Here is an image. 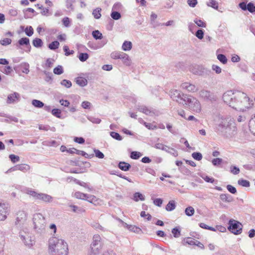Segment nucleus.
Listing matches in <instances>:
<instances>
[{"label":"nucleus","instance_id":"55","mask_svg":"<svg viewBox=\"0 0 255 255\" xmlns=\"http://www.w3.org/2000/svg\"><path fill=\"white\" fill-rule=\"evenodd\" d=\"M88 119L93 124H99L101 122V119L94 117H88Z\"/></svg>","mask_w":255,"mask_h":255},{"label":"nucleus","instance_id":"9","mask_svg":"<svg viewBox=\"0 0 255 255\" xmlns=\"http://www.w3.org/2000/svg\"><path fill=\"white\" fill-rule=\"evenodd\" d=\"M169 95L174 101H176L181 104L184 105V101L187 95L181 94V92L177 90L172 89L170 91Z\"/></svg>","mask_w":255,"mask_h":255},{"label":"nucleus","instance_id":"47","mask_svg":"<svg viewBox=\"0 0 255 255\" xmlns=\"http://www.w3.org/2000/svg\"><path fill=\"white\" fill-rule=\"evenodd\" d=\"M217 59L223 64H225L227 62V59L225 55L220 54L217 55Z\"/></svg>","mask_w":255,"mask_h":255},{"label":"nucleus","instance_id":"34","mask_svg":"<svg viewBox=\"0 0 255 255\" xmlns=\"http://www.w3.org/2000/svg\"><path fill=\"white\" fill-rule=\"evenodd\" d=\"M73 196L77 199L85 200L86 199V197L87 196V194H84L81 192L77 191L74 193Z\"/></svg>","mask_w":255,"mask_h":255},{"label":"nucleus","instance_id":"41","mask_svg":"<svg viewBox=\"0 0 255 255\" xmlns=\"http://www.w3.org/2000/svg\"><path fill=\"white\" fill-rule=\"evenodd\" d=\"M92 35L96 39H101L103 37L102 34L98 30L93 31Z\"/></svg>","mask_w":255,"mask_h":255},{"label":"nucleus","instance_id":"5","mask_svg":"<svg viewBox=\"0 0 255 255\" xmlns=\"http://www.w3.org/2000/svg\"><path fill=\"white\" fill-rule=\"evenodd\" d=\"M185 98L184 105H187L190 110L197 113L201 111V105L198 100L191 95H187Z\"/></svg>","mask_w":255,"mask_h":255},{"label":"nucleus","instance_id":"16","mask_svg":"<svg viewBox=\"0 0 255 255\" xmlns=\"http://www.w3.org/2000/svg\"><path fill=\"white\" fill-rule=\"evenodd\" d=\"M199 97L205 100L212 101L213 99L212 94L209 91L202 90L199 92Z\"/></svg>","mask_w":255,"mask_h":255},{"label":"nucleus","instance_id":"12","mask_svg":"<svg viewBox=\"0 0 255 255\" xmlns=\"http://www.w3.org/2000/svg\"><path fill=\"white\" fill-rule=\"evenodd\" d=\"M30 169V166L26 164H18L16 165L9 169H8L6 171V173H7L8 172H11L13 171H15L16 170H20L23 172H26Z\"/></svg>","mask_w":255,"mask_h":255},{"label":"nucleus","instance_id":"50","mask_svg":"<svg viewBox=\"0 0 255 255\" xmlns=\"http://www.w3.org/2000/svg\"><path fill=\"white\" fill-rule=\"evenodd\" d=\"M62 21L63 25L66 27H69L71 25V21L70 18L68 17H64L63 18Z\"/></svg>","mask_w":255,"mask_h":255},{"label":"nucleus","instance_id":"28","mask_svg":"<svg viewBox=\"0 0 255 255\" xmlns=\"http://www.w3.org/2000/svg\"><path fill=\"white\" fill-rule=\"evenodd\" d=\"M132 199L135 202H138L139 200L144 201L145 200L144 196L139 192H135L133 194Z\"/></svg>","mask_w":255,"mask_h":255},{"label":"nucleus","instance_id":"62","mask_svg":"<svg viewBox=\"0 0 255 255\" xmlns=\"http://www.w3.org/2000/svg\"><path fill=\"white\" fill-rule=\"evenodd\" d=\"M61 84L67 88H69L71 87L72 86V83L69 80H62L61 82Z\"/></svg>","mask_w":255,"mask_h":255},{"label":"nucleus","instance_id":"56","mask_svg":"<svg viewBox=\"0 0 255 255\" xmlns=\"http://www.w3.org/2000/svg\"><path fill=\"white\" fill-rule=\"evenodd\" d=\"M112 18L115 20H118L121 17L120 13L118 11H112L111 14Z\"/></svg>","mask_w":255,"mask_h":255},{"label":"nucleus","instance_id":"61","mask_svg":"<svg viewBox=\"0 0 255 255\" xmlns=\"http://www.w3.org/2000/svg\"><path fill=\"white\" fill-rule=\"evenodd\" d=\"M192 156L194 159L198 161L201 160L202 158V155L200 152H193L192 154Z\"/></svg>","mask_w":255,"mask_h":255},{"label":"nucleus","instance_id":"37","mask_svg":"<svg viewBox=\"0 0 255 255\" xmlns=\"http://www.w3.org/2000/svg\"><path fill=\"white\" fill-rule=\"evenodd\" d=\"M126 227L128 228L129 230L136 233H140V232H141V230L139 228L135 226L128 225V226Z\"/></svg>","mask_w":255,"mask_h":255},{"label":"nucleus","instance_id":"48","mask_svg":"<svg viewBox=\"0 0 255 255\" xmlns=\"http://www.w3.org/2000/svg\"><path fill=\"white\" fill-rule=\"evenodd\" d=\"M238 184L243 187H248L250 185V182L247 180L241 179L238 180Z\"/></svg>","mask_w":255,"mask_h":255},{"label":"nucleus","instance_id":"42","mask_svg":"<svg viewBox=\"0 0 255 255\" xmlns=\"http://www.w3.org/2000/svg\"><path fill=\"white\" fill-rule=\"evenodd\" d=\"M59 43L57 41H54L48 45V48L51 50H55L59 47Z\"/></svg>","mask_w":255,"mask_h":255},{"label":"nucleus","instance_id":"57","mask_svg":"<svg viewBox=\"0 0 255 255\" xmlns=\"http://www.w3.org/2000/svg\"><path fill=\"white\" fill-rule=\"evenodd\" d=\"M11 42V39L8 38H5L0 40V43L3 46H6L10 44Z\"/></svg>","mask_w":255,"mask_h":255},{"label":"nucleus","instance_id":"25","mask_svg":"<svg viewBox=\"0 0 255 255\" xmlns=\"http://www.w3.org/2000/svg\"><path fill=\"white\" fill-rule=\"evenodd\" d=\"M102 249V246H91V251L89 255H98Z\"/></svg>","mask_w":255,"mask_h":255},{"label":"nucleus","instance_id":"31","mask_svg":"<svg viewBox=\"0 0 255 255\" xmlns=\"http://www.w3.org/2000/svg\"><path fill=\"white\" fill-rule=\"evenodd\" d=\"M132 48V43L130 41H125L122 45V49L127 51L130 50Z\"/></svg>","mask_w":255,"mask_h":255},{"label":"nucleus","instance_id":"3","mask_svg":"<svg viewBox=\"0 0 255 255\" xmlns=\"http://www.w3.org/2000/svg\"><path fill=\"white\" fill-rule=\"evenodd\" d=\"M48 250L51 255H67L68 245L63 240L52 237L48 242Z\"/></svg>","mask_w":255,"mask_h":255},{"label":"nucleus","instance_id":"30","mask_svg":"<svg viewBox=\"0 0 255 255\" xmlns=\"http://www.w3.org/2000/svg\"><path fill=\"white\" fill-rule=\"evenodd\" d=\"M249 128L251 132L255 135V115L250 121Z\"/></svg>","mask_w":255,"mask_h":255},{"label":"nucleus","instance_id":"60","mask_svg":"<svg viewBox=\"0 0 255 255\" xmlns=\"http://www.w3.org/2000/svg\"><path fill=\"white\" fill-rule=\"evenodd\" d=\"M174 237L175 238H179L180 235V231L177 228H173L171 231Z\"/></svg>","mask_w":255,"mask_h":255},{"label":"nucleus","instance_id":"10","mask_svg":"<svg viewBox=\"0 0 255 255\" xmlns=\"http://www.w3.org/2000/svg\"><path fill=\"white\" fill-rule=\"evenodd\" d=\"M137 109L139 112L149 116L153 117L159 115V111L152 108H149L142 105L138 106Z\"/></svg>","mask_w":255,"mask_h":255},{"label":"nucleus","instance_id":"54","mask_svg":"<svg viewBox=\"0 0 255 255\" xmlns=\"http://www.w3.org/2000/svg\"><path fill=\"white\" fill-rule=\"evenodd\" d=\"M9 158L13 163L18 162L20 160V157L18 155L14 154H10Z\"/></svg>","mask_w":255,"mask_h":255},{"label":"nucleus","instance_id":"13","mask_svg":"<svg viewBox=\"0 0 255 255\" xmlns=\"http://www.w3.org/2000/svg\"><path fill=\"white\" fill-rule=\"evenodd\" d=\"M20 100V95L17 92H14L7 96L6 103L8 104L15 103Z\"/></svg>","mask_w":255,"mask_h":255},{"label":"nucleus","instance_id":"46","mask_svg":"<svg viewBox=\"0 0 255 255\" xmlns=\"http://www.w3.org/2000/svg\"><path fill=\"white\" fill-rule=\"evenodd\" d=\"M76 154L78 155H81L87 158H91L93 157V154L89 155L85 151L79 150L76 151Z\"/></svg>","mask_w":255,"mask_h":255},{"label":"nucleus","instance_id":"23","mask_svg":"<svg viewBox=\"0 0 255 255\" xmlns=\"http://www.w3.org/2000/svg\"><path fill=\"white\" fill-rule=\"evenodd\" d=\"M118 166L120 169L125 171H128L131 167L129 163L124 161L120 162Z\"/></svg>","mask_w":255,"mask_h":255},{"label":"nucleus","instance_id":"21","mask_svg":"<svg viewBox=\"0 0 255 255\" xmlns=\"http://www.w3.org/2000/svg\"><path fill=\"white\" fill-rule=\"evenodd\" d=\"M100 246H102L101 238L99 235H95L93 237L91 246L100 247Z\"/></svg>","mask_w":255,"mask_h":255},{"label":"nucleus","instance_id":"59","mask_svg":"<svg viewBox=\"0 0 255 255\" xmlns=\"http://www.w3.org/2000/svg\"><path fill=\"white\" fill-rule=\"evenodd\" d=\"M204 34V31L201 29H198L195 33V36L199 39L203 38Z\"/></svg>","mask_w":255,"mask_h":255},{"label":"nucleus","instance_id":"2","mask_svg":"<svg viewBox=\"0 0 255 255\" xmlns=\"http://www.w3.org/2000/svg\"><path fill=\"white\" fill-rule=\"evenodd\" d=\"M215 129L219 134L228 136L236 128L234 120L230 116L218 115L214 119Z\"/></svg>","mask_w":255,"mask_h":255},{"label":"nucleus","instance_id":"38","mask_svg":"<svg viewBox=\"0 0 255 255\" xmlns=\"http://www.w3.org/2000/svg\"><path fill=\"white\" fill-rule=\"evenodd\" d=\"M207 4L209 6H211L216 9H217L218 8V3L215 0H209L207 2Z\"/></svg>","mask_w":255,"mask_h":255},{"label":"nucleus","instance_id":"26","mask_svg":"<svg viewBox=\"0 0 255 255\" xmlns=\"http://www.w3.org/2000/svg\"><path fill=\"white\" fill-rule=\"evenodd\" d=\"M76 83L81 87L85 86L87 85V80L83 77H78L76 80Z\"/></svg>","mask_w":255,"mask_h":255},{"label":"nucleus","instance_id":"27","mask_svg":"<svg viewBox=\"0 0 255 255\" xmlns=\"http://www.w3.org/2000/svg\"><path fill=\"white\" fill-rule=\"evenodd\" d=\"M176 207L175 202L174 200L169 201L165 207V209L167 211H172L175 209Z\"/></svg>","mask_w":255,"mask_h":255},{"label":"nucleus","instance_id":"49","mask_svg":"<svg viewBox=\"0 0 255 255\" xmlns=\"http://www.w3.org/2000/svg\"><path fill=\"white\" fill-rule=\"evenodd\" d=\"M69 207L72 208L73 211L75 213H80L84 211L83 209L79 208L78 206L75 205H70Z\"/></svg>","mask_w":255,"mask_h":255},{"label":"nucleus","instance_id":"40","mask_svg":"<svg viewBox=\"0 0 255 255\" xmlns=\"http://www.w3.org/2000/svg\"><path fill=\"white\" fill-rule=\"evenodd\" d=\"M32 104L35 107L38 108H42L44 106V103L37 100H33L32 101Z\"/></svg>","mask_w":255,"mask_h":255},{"label":"nucleus","instance_id":"18","mask_svg":"<svg viewBox=\"0 0 255 255\" xmlns=\"http://www.w3.org/2000/svg\"><path fill=\"white\" fill-rule=\"evenodd\" d=\"M120 59L122 60L123 64L126 66H129L131 64V60L127 53L124 52Z\"/></svg>","mask_w":255,"mask_h":255},{"label":"nucleus","instance_id":"63","mask_svg":"<svg viewBox=\"0 0 255 255\" xmlns=\"http://www.w3.org/2000/svg\"><path fill=\"white\" fill-rule=\"evenodd\" d=\"M247 9L251 13L255 12V6L252 2H249L247 5Z\"/></svg>","mask_w":255,"mask_h":255},{"label":"nucleus","instance_id":"15","mask_svg":"<svg viewBox=\"0 0 255 255\" xmlns=\"http://www.w3.org/2000/svg\"><path fill=\"white\" fill-rule=\"evenodd\" d=\"M181 87L183 89H185L189 92H195L198 90V87L195 85L185 82L181 85Z\"/></svg>","mask_w":255,"mask_h":255},{"label":"nucleus","instance_id":"44","mask_svg":"<svg viewBox=\"0 0 255 255\" xmlns=\"http://www.w3.org/2000/svg\"><path fill=\"white\" fill-rule=\"evenodd\" d=\"M21 66L22 68V71L23 73L28 74L29 72V65L27 63H23L21 64Z\"/></svg>","mask_w":255,"mask_h":255},{"label":"nucleus","instance_id":"43","mask_svg":"<svg viewBox=\"0 0 255 255\" xmlns=\"http://www.w3.org/2000/svg\"><path fill=\"white\" fill-rule=\"evenodd\" d=\"M142 155L141 153L138 151H132L130 153V157L133 159H137Z\"/></svg>","mask_w":255,"mask_h":255},{"label":"nucleus","instance_id":"24","mask_svg":"<svg viewBox=\"0 0 255 255\" xmlns=\"http://www.w3.org/2000/svg\"><path fill=\"white\" fill-rule=\"evenodd\" d=\"M24 17L25 18H31L34 16L33 13L35 12L32 8H27L24 10Z\"/></svg>","mask_w":255,"mask_h":255},{"label":"nucleus","instance_id":"33","mask_svg":"<svg viewBox=\"0 0 255 255\" xmlns=\"http://www.w3.org/2000/svg\"><path fill=\"white\" fill-rule=\"evenodd\" d=\"M32 44L34 46L37 48L41 47L42 46L43 42L41 39L36 38L32 41Z\"/></svg>","mask_w":255,"mask_h":255},{"label":"nucleus","instance_id":"1","mask_svg":"<svg viewBox=\"0 0 255 255\" xmlns=\"http://www.w3.org/2000/svg\"><path fill=\"white\" fill-rule=\"evenodd\" d=\"M223 99L230 107L239 111H244L253 105L247 95L241 91H228L223 94Z\"/></svg>","mask_w":255,"mask_h":255},{"label":"nucleus","instance_id":"20","mask_svg":"<svg viewBox=\"0 0 255 255\" xmlns=\"http://www.w3.org/2000/svg\"><path fill=\"white\" fill-rule=\"evenodd\" d=\"M220 198L222 201L227 203H231L234 201L233 197L228 194H221Z\"/></svg>","mask_w":255,"mask_h":255},{"label":"nucleus","instance_id":"51","mask_svg":"<svg viewBox=\"0 0 255 255\" xmlns=\"http://www.w3.org/2000/svg\"><path fill=\"white\" fill-rule=\"evenodd\" d=\"M194 22L199 26L201 27H206V24L201 19H195Z\"/></svg>","mask_w":255,"mask_h":255},{"label":"nucleus","instance_id":"53","mask_svg":"<svg viewBox=\"0 0 255 255\" xmlns=\"http://www.w3.org/2000/svg\"><path fill=\"white\" fill-rule=\"evenodd\" d=\"M88 58L89 55L86 53H81L79 56V59L82 62L86 61Z\"/></svg>","mask_w":255,"mask_h":255},{"label":"nucleus","instance_id":"52","mask_svg":"<svg viewBox=\"0 0 255 255\" xmlns=\"http://www.w3.org/2000/svg\"><path fill=\"white\" fill-rule=\"evenodd\" d=\"M92 226L94 229L96 230H100L103 232L107 231V230L105 228L103 227L98 223H94L92 224Z\"/></svg>","mask_w":255,"mask_h":255},{"label":"nucleus","instance_id":"29","mask_svg":"<svg viewBox=\"0 0 255 255\" xmlns=\"http://www.w3.org/2000/svg\"><path fill=\"white\" fill-rule=\"evenodd\" d=\"M85 200H87L89 202L94 204H96L98 201V199L96 196L88 194H87V196L86 197Z\"/></svg>","mask_w":255,"mask_h":255},{"label":"nucleus","instance_id":"14","mask_svg":"<svg viewBox=\"0 0 255 255\" xmlns=\"http://www.w3.org/2000/svg\"><path fill=\"white\" fill-rule=\"evenodd\" d=\"M20 239L22 240L25 245L28 247H32L35 243L34 240H32L31 237L28 235L26 234L25 235H20Z\"/></svg>","mask_w":255,"mask_h":255},{"label":"nucleus","instance_id":"19","mask_svg":"<svg viewBox=\"0 0 255 255\" xmlns=\"http://www.w3.org/2000/svg\"><path fill=\"white\" fill-rule=\"evenodd\" d=\"M18 43L20 45H26L28 48V50H26V52H29L30 51L31 46L29 43V39L28 38L23 37L18 40Z\"/></svg>","mask_w":255,"mask_h":255},{"label":"nucleus","instance_id":"45","mask_svg":"<svg viewBox=\"0 0 255 255\" xmlns=\"http://www.w3.org/2000/svg\"><path fill=\"white\" fill-rule=\"evenodd\" d=\"M110 135L114 139L118 140H122V137L120 135L119 133L115 131H112L110 132Z\"/></svg>","mask_w":255,"mask_h":255},{"label":"nucleus","instance_id":"7","mask_svg":"<svg viewBox=\"0 0 255 255\" xmlns=\"http://www.w3.org/2000/svg\"><path fill=\"white\" fill-rule=\"evenodd\" d=\"M242 225L238 221L231 219L229 222V230L235 235H239L242 233Z\"/></svg>","mask_w":255,"mask_h":255},{"label":"nucleus","instance_id":"17","mask_svg":"<svg viewBox=\"0 0 255 255\" xmlns=\"http://www.w3.org/2000/svg\"><path fill=\"white\" fill-rule=\"evenodd\" d=\"M53 197L47 194L39 193L37 200H40L44 202L49 203L52 202Z\"/></svg>","mask_w":255,"mask_h":255},{"label":"nucleus","instance_id":"32","mask_svg":"<svg viewBox=\"0 0 255 255\" xmlns=\"http://www.w3.org/2000/svg\"><path fill=\"white\" fill-rule=\"evenodd\" d=\"M124 52L121 51H114L111 54V57L113 59H120Z\"/></svg>","mask_w":255,"mask_h":255},{"label":"nucleus","instance_id":"39","mask_svg":"<svg viewBox=\"0 0 255 255\" xmlns=\"http://www.w3.org/2000/svg\"><path fill=\"white\" fill-rule=\"evenodd\" d=\"M63 72V68L61 65H58L53 69V73L56 75H61Z\"/></svg>","mask_w":255,"mask_h":255},{"label":"nucleus","instance_id":"4","mask_svg":"<svg viewBox=\"0 0 255 255\" xmlns=\"http://www.w3.org/2000/svg\"><path fill=\"white\" fill-rule=\"evenodd\" d=\"M34 229L37 233L42 234L45 231L46 223L45 217L40 213H36L33 216Z\"/></svg>","mask_w":255,"mask_h":255},{"label":"nucleus","instance_id":"36","mask_svg":"<svg viewBox=\"0 0 255 255\" xmlns=\"http://www.w3.org/2000/svg\"><path fill=\"white\" fill-rule=\"evenodd\" d=\"M102 9L101 8H97L95 9L93 11V15L96 19H99L101 16Z\"/></svg>","mask_w":255,"mask_h":255},{"label":"nucleus","instance_id":"6","mask_svg":"<svg viewBox=\"0 0 255 255\" xmlns=\"http://www.w3.org/2000/svg\"><path fill=\"white\" fill-rule=\"evenodd\" d=\"M190 71L193 74L203 77L209 76L211 73L209 69L202 65H193L190 67Z\"/></svg>","mask_w":255,"mask_h":255},{"label":"nucleus","instance_id":"8","mask_svg":"<svg viewBox=\"0 0 255 255\" xmlns=\"http://www.w3.org/2000/svg\"><path fill=\"white\" fill-rule=\"evenodd\" d=\"M10 212L9 204L5 202H0V221H4Z\"/></svg>","mask_w":255,"mask_h":255},{"label":"nucleus","instance_id":"35","mask_svg":"<svg viewBox=\"0 0 255 255\" xmlns=\"http://www.w3.org/2000/svg\"><path fill=\"white\" fill-rule=\"evenodd\" d=\"M194 209L191 206L187 207L185 210V213L187 216H192L194 215Z\"/></svg>","mask_w":255,"mask_h":255},{"label":"nucleus","instance_id":"11","mask_svg":"<svg viewBox=\"0 0 255 255\" xmlns=\"http://www.w3.org/2000/svg\"><path fill=\"white\" fill-rule=\"evenodd\" d=\"M27 214L24 211H18L16 214L15 225L18 227H21L26 222Z\"/></svg>","mask_w":255,"mask_h":255},{"label":"nucleus","instance_id":"64","mask_svg":"<svg viewBox=\"0 0 255 255\" xmlns=\"http://www.w3.org/2000/svg\"><path fill=\"white\" fill-rule=\"evenodd\" d=\"M102 255H116V254L112 249H107L104 251Z\"/></svg>","mask_w":255,"mask_h":255},{"label":"nucleus","instance_id":"22","mask_svg":"<svg viewBox=\"0 0 255 255\" xmlns=\"http://www.w3.org/2000/svg\"><path fill=\"white\" fill-rule=\"evenodd\" d=\"M24 192L25 193L32 196L35 200H37L39 193L29 188L25 189Z\"/></svg>","mask_w":255,"mask_h":255},{"label":"nucleus","instance_id":"58","mask_svg":"<svg viewBox=\"0 0 255 255\" xmlns=\"http://www.w3.org/2000/svg\"><path fill=\"white\" fill-rule=\"evenodd\" d=\"M52 114L58 118H61V111L58 109H53L51 111Z\"/></svg>","mask_w":255,"mask_h":255}]
</instances>
